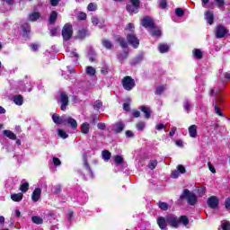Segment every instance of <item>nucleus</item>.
<instances>
[{"instance_id": "34", "label": "nucleus", "mask_w": 230, "mask_h": 230, "mask_svg": "<svg viewBox=\"0 0 230 230\" xmlns=\"http://www.w3.org/2000/svg\"><path fill=\"white\" fill-rule=\"evenodd\" d=\"M151 34L153 37H161V30L151 27Z\"/></svg>"}, {"instance_id": "18", "label": "nucleus", "mask_w": 230, "mask_h": 230, "mask_svg": "<svg viewBox=\"0 0 230 230\" xmlns=\"http://www.w3.org/2000/svg\"><path fill=\"white\" fill-rule=\"evenodd\" d=\"M205 19L208 22V23L211 25L215 21V15L213 14V13H211V11H207L205 13Z\"/></svg>"}, {"instance_id": "45", "label": "nucleus", "mask_w": 230, "mask_h": 230, "mask_svg": "<svg viewBox=\"0 0 230 230\" xmlns=\"http://www.w3.org/2000/svg\"><path fill=\"white\" fill-rule=\"evenodd\" d=\"M84 166L85 170H87L88 173L93 174V171L91 170V166H89V164L87 163V159L84 158Z\"/></svg>"}, {"instance_id": "22", "label": "nucleus", "mask_w": 230, "mask_h": 230, "mask_svg": "<svg viewBox=\"0 0 230 230\" xmlns=\"http://www.w3.org/2000/svg\"><path fill=\"white\" fill-rule=\"evenodd\" d=\"M57 17H58V13H57V11H52L49 15V23L55 24V22H57Z\"/></svg>"}, {"instance_id": "42", "label": "nucleus", "mask_w": 230, "mask_h": 230, "mask_svg": "<svg viewBox=\"0 0 230 230\" xmlns=\"http://www.w3.org/2000/svg\"><path fill=\"white\" fill-rule=\"evenodd\" d=\"M113 159L116 164H123V157H121L120 155H117L113 157Z\"/></svg>"}, {"instance_id": "55", "label": "nucleus", "mask_w": 230, "mask_h": 230, "mask_svg": "<svg viewBox=\"0 0 230 230\" xmlns=\"http://www.w3.org/2000/svg\"><path fill=\"white\" fill-rule=\"evenodd\" d=\"M134 24L133 23H128L127 26H126V30L127 31H134Z\"/></svg>"}, {"instance_id": "61", "label": "nucleus", "mask_w": 230, "mask_h": 230, "mask_svg": "<svg viewBox=\"0 0 230 230\" xmlns=\"http://www.w3.org/2000/svg\"><path fill=\"white\" fill-rule=\"evenodd\" d=\"M39 48H40L39 44L33 43L31 45V49H32V51H37Z\"/></svg>"}, {"instance_id": "5", "label": "nucleus", "mask_w": 230, "mask_h": 230, "mask_svg": "<svg viewBox=\"0 0 230 230\" xmlns=\"http://www.w3.org/2000/svg\"><path fill=\"white\" fill-rule=\"evenodd\" d=\"M229 33V29L226 28V26L219 24L216 27L215 34L217 39H224Z\"/></svg>"}, {"instance_id": "35", "label": "nucleus", "mask_w": 230, "mask_h": 230, "mask_svg": "<svg viewBox=\"0 0 230 230\" xmlns=\"http://www.w3.org/2000/svg\"><path fill=\"white\" fill-rule=\"evenodd\" d=\"M87 37V31L85 29H82L78 31V39H85Z\"/></svg>"}, {"instance_id": "60", "label": "nucleus", "mask_w": 230, "mask_h": 230, "mask_svg": "<svg viewBox=\"0 0 230 230\" xmlns=\"http://www.w3.org/2000/svg\"><path fill=\"white\" fill-rule=\"evenodd\" d=\"M97 128H98L100 130H105V128H106L105 123H98V124H97Z\"/></svg>"}, {"instance_id": "31", "label": "nucleus", "mask_w": 230, "mask_h": 230, "mask_svg": "<svg viewBox=\"0 0 230 230\" xmlns=\"http://www.w3.org/2000/svg\"><path fill=\"white\" fill-rule=\"evenodd\" d=\"M179 224L188 226V224H190V219H188V217H186V216H181L179 217Z\"/></svg>"}, {"instance_id": "62", "label": "nucleus", "mask_w": 230, "mask_h": 230, "mask_svg": "<svg viewBox=\"0 0 230 230\" xmlns=\"http://www.w3.org/2000/svg\"><path fill=\"white\" fill-rule=\"evenodd\" d=\"M166 6H167V4H166L165 0H162V1L160 2V8H162L163 10H164V8H166Z\"/></svg>"}, {"instance_id": "15", "label": "nucleus", "mask_w": 230, "mask_h": 230, "mask_svg": "<svg viewBox=\"0 0 230 230\" xmlns=\"http://www.w3.org/2000/svg\"><path fill=\"white\" fill-rule=\"evenodd\" d=\"M52 119H53L54 123H56L57 125H64V119H66V115H62L60 117L57 114H53Z\"/></svg>"}, {"instance_id": "33", "label": "nucleus", "mask_w": 230, "mask_h": 230, "mask_svg": "<svg viewBox=\"0 0 230 230\" xmlns=\"http://www.w3.org/2000/svg\"><path fill=\"white\" fill-rule=\"evenodd\" d=\"M102 159H104V161H109V159H111V152H109V150H103L102 152Z\"/></svg>"}, {"instance_id": "8", "label": "nucleus", "mask_w": 230, "mask_h": 230, "mask_svg": "<svg viewBox=\"0 0 230 230\" xmlns=\"http://www.w3.org/2000/svg\"><path fill=\"white\" fill-rule=\"evenodd\" d=\"M61 111H66L69 105V96L66 92L60 93Z\"/></svg>"}, {"instance_id": "40", "label": "nucleus", "mask_w": 230, "mask_h": 230, "mask_svg": "<svg viewBox=\"0 0 230 230\" xmlns=\"http://www.w3.org/2000/svg\"><path fill=\"white\" fill-rule=\"evenodd\" d=\"M29 188H30V183L24 182V183H22V184L21 185L20 190H21L23 193H26V191H28Z\"/></svg>"}, {"instance_id": "3", "label": "nucleus", "mask_w": 230, "mask_h": 230, "mask_svg": "<svg viewBox=\"0 0 230 230\" xmlns=\"http://www.w3.org/2000/svg\"><path fill=\"white\" fill-rule=\"evenodd\" d=\"M61 35L64 40H71V37H73V26L66 23L62 29Z\"/></svg>"}, {"instance_id": "13", "label": "nucleus", "mask_w": 230, "mask_h": 230, "mask_svg": "<svg viewBox=\"0 0 230 230\" xmlns=\"http://www.w3.org/2000/svg\"><path fill=\"white\" fill-rule=\"evenodd\" d=\"M142 26L144 28H154V21H152V18L146 16L142 20Z\"/></svg>"}, {"instance_id": "57", "label": "nucleus", "mask_w": 230, "mask_h": 230, "mask_svg": "<svg viewBox=\"0 0 230 230\" xmlns=\"http://www.w3.org/2000/svg\"><path fill=\"white\" fill-rule=\"evenodd\" d=\"M175 132H177V128L173 127L169 133L170 137H173V136H175Z\"/></svg>"}, {"instance_id": "27", "label": "nucleus", "mask_w": 230, "mask_h": 230, "mask_svg": "<svg viewBox=\"0 0 230 230\" xmlns=\"http://www.w3.org/2000/svg\"><path fill=\"white\" fill-rule=\"evenodd\" d=\"M85 73L89 76H94L96 75V69L93 66H86Z\"/></svg>"}, {"instance_id": "59", "label": "nucleus", "mask_w": 230, "mask_h": 230, "mask_svg": "<svg viewBox=\"0 0 230 230\" xmlns=\"http://www.w3.org/2000/svg\"><path fill=\"white\" fill-rule=\"evenodd\" d=\"M216 3L218 4L219 8H222L226 4V2L224 0H215Z\"/></svg>"}, {"instance_id": "25", "label": "nucleus", "mask_w": 230, "mask_h": 230, "mask_svg": "<svg viewBox=\"0 0 230 230\" xmlns=\"http://www.w3.org/2000/svg\"><path fill=\"white\" fill-rule=\"evenodd\" d=\"M40 18V13L34 12V13L29 14V21H31V22H34L35 21H37Z\"/></svg>"}, {"instance_id": "30", "label": "nucleus", "mask_w": 230, "mask_h": 230, "mask_svg": "<svg viewBox=\"0 0 230 230\" xmlns=\"http://www.w3.org/2000/svg\"><path fill=\"white\" fill-rule=\"evenodd\" d=\"M158 49L160 51V53H167V51H169L170 47L166 44H160L158 46Z\"/></svg>"}, {"instance_id": "44", "label": "nucleus", "mask_w": 230, "mask_h": 230, "mask_svg": "<svg viewBox=\"0 0 230 230\" xmlns=\"http://www.w3.org/2000/svg\"><path fill=\"white\" fill-rule=\"evenodd\" d=\"M221 227L223 230H230V223L227 221H222Z\"/></svg>"}, {"instance_id": "32", "label": "nucleus", "mask_w": 230, "mask_h": 230, "mask_svg": "<svg viewBox=\"0 0 230 230\" xmlns=\"http://www.w3.org/2000/svg\"><path fill=\"white\" fill-rule=\"evenodd\" d=\"M194 57L196 58H198L199 60H200V58H202L203 57V54H202V50L201 49H196L192 51Z\"/></svg>"}, {"instance_id": "47", "label": "nucleus", "mask_w": 230, "mask_h": 230, "mask_svg": "<svg viewBox=\"0 0 230 230\" xmlns=\"http://www.w3.org/2000/svg\"><path fill=\"white\" fill-rule=\"evenodd\" d=\"M127 57H128V52L127 51H124L123 53L118 55L119 60H125Z\"/></svg>"}, {"instance_id": "48", "label": "nucleus", "mask_w": 230, "mask_h": 230, "mask_svg": "<svg viewBox=\"0 0 230 230\" xmlns=\"http://www.w3.org/2000/svg\"><path fill=\"white\" fill-rule=\"evenodd\" d=\"M22 31H24V33L26 35H28V33H30V31H31V28H30L29 24L22 25Z\"/></svg>"}, {"instance_id": "20", "label": "nucleus", "mask_w": 230, "mask_h": 230, "mask_svg": "<svg viewBox=\"0 0 230 230\" xmlns=\"http://www.w3.org/2000/svg\"><path fill=\"white\" fill-rule=\"evenodd\" d=\"M139 110L144 112L146 119H149L152 112L150 111V108L146 106H140Z\"/></svg>"}, {"instance_id": "2", "label": "nucleus", "mask_w": 230, "mask_h": 230, "mask_svg": "<svg viewBox=\"0 0 230 230\" xmlns=\"http://www.w3.org/2000/svg\"><path fill=\"white\" fill-rule=\"evenodd\" d=\"M181 200H184L186 199L188 204L190 206H195L197 204V196L195 194L190 192V190H183L181 195L180 196Z\"/></svg>"}, {"instance_id": "63", "label": "nucleus", "mask_w": 230, "mask_h": 230, "mask_svg": "<svg viewBox=\"0 0 230 230\" xmlns=\"http://www.w3.org/2000/svg\"><path fill=\"white\" fill-rule=\"evenodd\" d=\"M225 206L226 208V209H230V199H226L225 201Z\"/></svg>"}, {"instance_id": "23", "label": "nucleus", "mask_w": 230, "mask_h": 230, "mask_svg": "<svg viewBox=\"0 0 230 230\" xmlns=\"http://www.w3.org/2000/svg\"><path fill=\"white\" fill-rule=\"evenodd\" d=\"M31 221L33 222V224H36L37 226H40L44 224V219H42V217L39 216H33L31 217Z\"/></svg>"}, {"instance_id": "24", "label": "nucleus", "mask_w": 230, "mask_h": 230, "mask_svg": "<svg viewBox=\"0 0 230 230\" xmlns=\"http://www.w3.org/2000/svg\"><path fill=\"white\" fill-rule=\"evenodd\" d=\"M22 193L19 192L17 194H12L11 195V199L12 200H13V202H21V200H22Z\"/></svg>"}, {"instance_id": "19", "label": "nucleus", "mask_w": 230, "mask_h": 230, "mask_svg": "<svg viewBox=\"0 0 230 230\" xmlns=\"http://www.w3.org/2000/svg\"><path fill=\"white\" fill-rule=\"evenodd\" d=\"M199 127H197V125H191L189 127V135L190 137H197V130H198Z\"/></svg>"}, {"instance_id": "4", "label": "nucleus", "mask_w": 230, "mask_h": 230, "mask_svg": "<svg viewBox=\"0 0 230 230\" xmlns=\"http://www.w3.org/2000/svg\"><path fill=\"white\" fill-rule=\"evenodd\" d=\"M122 87L126 91H132L136 87V81L130 76H125L122 79Z\"/></svg>"}, {"instance_id": "39", "label": "nucleus", "mask_w": 230, "mask_h": 230, "mask_svg": "<svg viewBox=\"0 0 230 230\" xmlns=\"http://www.w3.org/2000/svg\"><path fill=\"white\" fill-rule=\"evenodd\" d=\"M97 8H98V6H97L96 4H94V3H90V4H88V6H87V10H88L89 12H96Z\"/></svg>"}, {"instance_id": "29", "label": "nucleus", "mask_w": 230, "mask_h": 230, "mask_svg": "<svg viewBox=\"0 0 230 230\" xmlns=\"http://www.w3.org/2000/svg\"><path fill=\"white\" fill-rule=\"evenodd\" d=\"M24 100L22 99V95H15L13 97V102L15 105H22Z\"/></svg>"}, {"instance_id": "43", "label": "nucleus", "mask_w": 230, "mask_h": 230, "mask_svg": "<svg viewBox=\"0 0 230 230\" xmlns=\"http://www.w3.org/2000/svg\"><path fill=\"white\" fill-rule=\"evenodd\" d=\"M183 109H184V111H189L190 109H191V102H190V101H188V100H185L183 102Z\"/></svg>"}, {"instance_id": "1", "label": "nucleus", "mask_w": 230, "mask_h": 230, "mask_svg": "<svg viewBox=\"0 0 230 230\" xmlns=\"http://www.w3.org/2000/svg\"><path fill=\"white\" fill-rule=\"evenodd\" d=\"M209 95L214 96L213 105L215 107L216 114L218 116H224V113H222V110H220V107H218V102H222V95L218 93V91H216L215 88H211L209 91Z\"/></svg>"}, {"instance_id": "21", "label": "nucleus", "mask_w": 230, "mask_h": 230, "mask_svg": "<svg viewBox=\"0 0 230 230\" xmlns=\"http://www.w3.org/2000/svg\"><path fill=\"white\" fill-rule=\"evenodd\" d=\"M91 128V125L87 122L83 123L81 125V132L82 134H89V130Z\"/></svg>"}, {"instance_id": "28", "label": "nucleus", "mask_w": 230, "mask_h": 230, "mask_svg": "<svg viewBox=\"0 0 230 230\" xmlns=\"http://www.w3.org/2000/svg\"><path fill=\"white\" fill-rule=\"evenodd\" d=\"M116 41L119 42V46H121V48H128V47L125 39H123L119 36L116 38Z\"/></svg>"}, {"instance_id": "56", "label": "nucleus", "mask_w": 230, "mask_h": 230, "mask_svg": "<svg viewBox=\"0 0 230 230\" xmlns=\"http://www.w3.org/2000/svg\"><path fill=\"white\" fill-rule=\"evenodd\" d=\"M57 35H58V31L57 29H52L50 30V36L51 37H57Z\"/></svg>"}, {"instance_id": "14", "label": "nucleus", "mask_w": 230, "mask_h": 230, "mask_svg": "<svg viewBox=\"0 0 230 230\" xmlns=\"http://www.w3.org/2000/svg\"><path fill=\"white\" fill-rule=\"evenodd\" d=\"M125 129V124L122 121L117 122L113 125V130L117 134L123 132Z\"/></svg>"}, {"instance_id": "11", "label": "nucleus", "mask_w": 230, "mask_h": 230, "mask_svg": "<svg viewBox=\"0 0 230 230\" xmlns=\"http://www.w3.org/2000/svg\"><path fill=\"white\" fill-rule=\"evenodd\" d=\"M127 40L133 46V48H137L139 46V40L134 34H128Z\"/></svg>"}, {"instance_id": "12", "label": "nucleus", "mask_w": 230, "mask_h": 230, "mask_svg": "<svg viewBox=\"0 0 230 230\" xmlns=\"http://www.w3.org/2000/svg\"><path fill=\"white\" fill-rule=\"evenodd\" d=\"M208 208L215 209L218 208V198L212 196L208 199Z\"/></svg>"}, {"instance_id": "17", "label": "nucleus", "mask_w": 230, "mask_h": 230, "mask_svg": "<svg viewBox=\"0 0 230 230\" xmlns=\"http://www.w3.org/2000/svg\"><path fill=\"white\" fill-rule=\"evenodd\" d=\"M42 193V190L40 188H37L34 190L31 195V199L33 202H39V199H40V194Z\"/></svg>"}, {"instance_id": "10", "label": "nucleus", "mask_w": 230, "mask_h": 230, "mask_svg": "<svg viewBox=\"0 0 230 230\" xmlns=\"http://www.w3.org/2000/svg\"><path fill=\"white\" fill-rule=\"evenodd\" d=\"M181 173H186V168L183 165H178L177 170L172 171L171 177L172 179H177Z\"/></svg>"}, {"instance_id": "7", "label": "nucleus", "mask_w": 230, "mask_h": 230, "mask_svg": "<svg viewBox=\"0 0 230 230\" xmlns=\"http://www.w3.org/2000/svg\"><path fill=\"white\" fill-rule=\"evenodd\" d=\"M166 222L172 227H179V217L175 215L170 214L166 217Z\"/></svg>"}, {"instance_id": "49", "label": "nucleus", "mask_w": 230, "mask_h": 230, "mask_svg": "<svg viewBox=\"0 0 230 230\" xmlns=\"http://www.w3.org/2000/svg\"><path fill=\"white\" fill-rule=\"evenodd\" d=\"M77 19H80V21H85L87 19V14L85 13H79L77 14Z\"/></svg>"}, {"instance_id": "16", "label": "nucleus", "mask_w": 230, "mask_h": 230, "mask_svg": "<svg viewBox=\"0 0 230 230\" xmlns=\"http://www.w3.org/2000/svg\"><path fill=\"white\" fill-rule=\"evenodd\" d=\"M157 225L159 226L160 229L166 230V226H168V221L164 217H160L157 218Z\"/></svg>"}, {"instance_id": "64", "label": "nucleus", "mask_w": 230, "mask_h": 230, "mask_svg": "<svg viewBox=\"0 0 230 230\" xmlns=\"http://www.w3.org/2000/svg\"><path fill=\"white\" fill-rule=\"evenodd\" d=\"M126 136L128 137H134V133L131 130H127L126 131Z\"/></svg>"}, {"instance_id": "41", "label": "nucleus", "mask_w": 230, "mask_h": 230, "mask_svg": "<svg viewBox=\"0 0 230 230\" xmlns=\"http://www.w3.org/2000/svg\"><path fill=\"white\" fill-rule=\"evenodd\" d=\"M158 207H159L160 209H162L163 211H168V203H166V202H159V203H158Z\"/></svg>"}, {"instance_id": "38", "label": "nucleus", "mask_w": 230, "mask_h": 230, "mask_svg": "<svg viewBox=\"0 0 230 230\" xmlns=\"http://www.w3.org/2000/svg\"><path fill=\"white\" fill-rule=\"evenodd\" d=\"M102 46H104L106 49H112V43L107 40H102Z\"/></svg>"}, {"instance_id": "51", "label": "nucleus", "mask_w": 230, "mask_h": 230, "mask_svg": "<svg viewBox=\"0 0 230 230\" xmlns=\"http://www.w3.org/2000/svg\"><path fill=\"white\" fill-rule=\"evenodd\" d=\"M175 13L177 17H182V15H184V10H182L181 8H176Z\"/></svg>"}, {"instance_id": "37", "label": "nucleus", "mask_w": 230, "mask_h": 230, "mask_svg": "<svg viewBox=\"0 0 230 230\" xmlns=\"http://www.w3.org/2000/svg\"><path fill=\"white\" fill-rule=\"evenodd\" d=\"M102 107L103 103L100 100L96 101L93 104V109H95V111H100V109H102Z\"/></svg>"}, {"instance_id": "54", "label": "nucleus", "mask_w": 230, "mask_h": 230, "mask_svg": "<svg viewBox=\"0 0 230 230\" xmlns=\"http://www.w3.org/2000/svg\"><path fill=\"white\" fill-rule=\"evenodd\" d=\"M52 161L55 166H60L62 164V162L58 157H53Z\"/></svg>"}, {"instance_id": "26", "label": "nucleus", "mask_w": 230, "mask_h": 230, "mask_svg": "<svg viewBox=\"0 0 230 230\" xmlns=\"http://www.w3.org/2000/svg\"><path fill=\"white\" fill-rule=\"evenodd\" d=\"M4 135L6 136V137H8L9 139H13V141L17 139V136H15L14 133L11 130H4Z\"/></svg>"}, {"instance_id": "9", "label": "nucleus", "mask_w": 230, "mask_h": 230, "mask_svg": "<svg viewBox=\"0 0 230 230\" xmlns=\"http://www.w3.org/2000/svg\"><path fill=\"white\" fill-rule=\"evenodd\" d=\"M63 125H70L71 128H74V130L78 128V123L76 122V119L67 115H65Z\"/></svg>"}, {"instance_id": "53", "label": "nucleus", "mask_w": 230, "mask_h": 230, "mask_svg": "<svg viewBox=\"0 0 230 230\" xmlns=\"http://www.w3.org/2000/svg\"><path fill=\"white\" fill-rule=\"evenodd\" d=\"M60 191H62V185H56V187L54 189V194L58 195V193H60Z\"/></svg>"}, {"instance_id": "46", "label": "nucleus", "mask_w": 230, "mask_h": 230, "mask_svg": "<svg viewBox=\"0 0 230 230\" xmlns=\"http://www.w3.org/2000/svg\"><path fill=\"white\" fill-rule=\"evenodd\" d=\"M155 166H157V161L155 160H152L148 164L150 170H155Z\"/></svg>"}, {"instance_id": "52", "label": "nucleus", "mask_w": 230, "mask_h": 230, "mask_svg": "<svg viewBox=\"0 0 230 230\" xmlns=\"http://www.w3.org/2000/svg\"><path fill=\"white\" fill-rule=\"evenodd\" d=\"M166 88L164 87V86H158L157 88H156V94H158V95H161V94H163V93H164V90H165Z\"/></svg>"}, {"instance_id": "6", "label": "nucleus", "mask_w": 230, "mask_h": 230, "mask_svg": "<svg viewBox=\"0 0 230 230\" xmlns=\"http://www.w3.org/2000/svg\"><path fill=\"white\" fill-rule=\"evenodd\" d=\"M131 4L127 5V11L128 13H137V11L139 10V0H130Z\"/></svg>"}, {"instance_id": "50", "label": "nucleus", "mask_w": 230, "mask_h": 230, "mask_svg": "<svg viewBox=\"0 0 230 230\" xmlns=\"http://www.w3.org/2000/svg\"><path fill=\"white\" fill-rule=\"evenodd\" d=\"M145 122H138L137 124V129L139 130L140 132L145 130Z\"/></svg>"}, {"instance_id": "58", "label": "nucleus", "mask_w": 230, "mask_h": 230, "mask_svg": "<svg viewBox=\"0 0 230 230\" xmlns=\"http://www.w3.org/2000/svg\"><path fill=\"white\" fill-rule=\"evenodd\" d=\"M143 60V56H139L133 60V64H139Z\"/></svg>"}, {"instance_id": "36", "label": "nucleus", "mask_w": 230, "mask_h": 230, "mask_svg": "<svg viewBox=\"0 0 230 230\" xmlns=\"http://www.w3.org/2000/svg\"><path fill=\"white\" fill-rule=\"evenodd\" d=\"M58 136H59V137H62V139H67L68 137L67 133H66L64 129H58Z\"/></svg>"}]
</instances>
